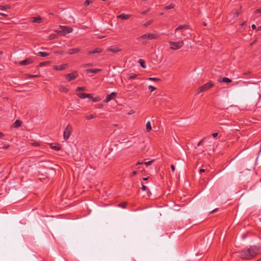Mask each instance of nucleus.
<instances>
[{
    "label": "nucleus",
    "mask_w": 261,
    "mask_h": 261,
    "mask_svg": "<svg viewBox=\"0 0 261 261\" xmlns=\"http://www.w3.org/2000/svg\"><path fill=\"white\" fill-rule=\"evenodd\" d=\"M259 249L258 247L252 246L247 249L242 250L240 253L239 256L243 259L250 260L258 254Z\"/></svg>",
    "instance_id": "f257e3e1"
},
{
    "label": "nucleus",
    "mask_w": 261,
    "mask_h": 261,
    "mask_svg": "<svg viewBox=\"0 0 261 261\" xmlns=\"http://www.w3.org/2000/svg\"><path fill=\"white\" fill-rule=\"evenodd\" d=\"M159 37L158 35L155 33H146L139 37L137 38L138 40H143L142 44L145 45L147 43V40L155 39Z\"/></svg>",
    "instance_id": "f03ea898"
},
{
    "label": "nucleus",
    "mask_w": 261,
    "mask_h": 261,
    "mask_svg": "<svg viewBox=\"0 0 261 261\" xmlns=\"http://www.w3.org/2000/svg\"><path fill=\"white\" fill-rule=\"evenodd\" d=\"M61 30H56L55 32L61 36H65L66 34L71 33L73 29L68 26L60 25Z\"/></svg>",
    "instance_id": "7ed1b4c3"
},
{
    "label": "nucleus",
    "mask_w": 261,
    "mask_h": 261,
    "mask_svg": "<svg viewBox=\"0 0 261 261\" xmlns=\"http://www.w3.org/2000/svg\"><path fill=\"white\" fill-rule=\"evenodd\" d=\"M214 86V84L212 82L210 81L203 85L200 86L197 91V94H200L201 92H204Z\"/></svg>",
    "instance_id": "20e7f679"
},
{
    "label": "nucleus",
    "mask_w": 261,
    "mask_h": 261,
    "mask_svg": "<svg viewBox=\"0 0 261 261\" xmlns=\"http://www.w3.org/2000/svg\"><path fill=\"white\" fill-rule=\"evenodd\" d=\"M169 43L171 45L170 48L173 50H177L182 47L184 45L183 41L178 42L169 41Z\"/></svg>",
    "instance_id": "39448f33"
},
{
    "label": "nucleus",
    "mask_w": 261,
    "mask_h": 261,
    "mask_svg": "<svg viewBox=\"0 0 261 261\" xmlns=\"http://www.w3.org/2000/svg\"><path fill=\"white\" fill-rule=\"evenodd\" d=\"M72 131V127L70 124H68L66 127L63 133V138L65 140H67L69 139Z\"/></svg>",
    "instance_id": "423d86ee"
},
{
    "label": "nucleus",
    "mask_w": 261,
    "mask_h": 261,
    "mask_svg": "<svg viewBox=\"0 0 261 261\" xmlns=\"http://www.w3.org/2000/svg\"><path fill=\"white\" fill-rule=\"evenodd\" d=\"M78 75L79 74L76 71H74L71 73L67 74L65 75V78L67 81L70 82L76 79Z\"/></svg>",
    "instance_id": "0eeeda50"
},
{
    "label": "nucleus",
    "mask_w": 261,
    "mask_h": 261,
    "mask_svg": "<svg viewBox=\"0 0 261 261\" xmlns=\"http://www.w3.org/2000/svg\"><path fill=\"white\" fill-rule=\"evenodd\" d=\"M68 67V64H63L61 65H55L54 66L53 68L54 70L58 71H61L66 69Z\"/></svg>",
    "instance_id": "6e6552de"
},
{
    "label": "nucleus",
    "mask_w": 261,
    "mask_h": 261,
    "mask_svg": "<svg viewBox=\"0 0 261 261\" xmlns=\"http://www.w3.org/2000/svg\"><path fill=\"white\" fill-rule=\"evenodd\" d=\"M117 95V94L116 92H112L110 94L108 95L106 99L103 100V102L107 103L110 101L111 100L114 99Z\"/></svg>",
    "instance_id": "1a4fd4ad"
},
{
    "label": "nucleus",
    "mask_w": 261,
    "mask_h": 261,
    "mask_svg": "<svg viewBox=\"0 0 261 261\" xmlns=\"http://www.w3.org/2000/svg\"><path fill=\"white\" fill-rule=\"evenodd\" d=\"M33 62V60L31 58H28L24 60L20 61L19 62V64L21 65H27L32 63Z\"/></svg>",
    "instance_id": "9d476101"
},
{
    "label": "nucleus",
    "mask_w": 261,
    "mask_h": 261,
    "mask_svg": "<svg viewBox=\"0 0 261 261\" xmlns=\"http://www.w3.org/2000/svg\"><path fill=\"white\" fill-rule=\"evenodd\" d=\"M131 17L130 14H125L124 13H122L119 15L117 16V18H120L123 20H126L129 18Z\"/></svg>",
    "instance_id": "9b49d317"
},
{
    "label": "nucleus",
    "mask_w": 261,
    "mask_h": 261,
    "mask_svg": "<svg viewBox=\"0 0 261 261\" xmlns=\"http://www.w3.org/2000/svg\"><path fill=\"white\" fill-rule=\"evenodd\" d=\"M77 95L80 97L81 98H89L91 97V95L90 94L85 93H79L77 94Z\"/></svg>",
    "instance_id": "f8f14e48"
},
{
    "label": "nucleus",
    "mask_w": 261,
    "mask_h": 261,
    "mask_svg": "<svg viewBox=\"0 0 261 261\" xmlns=\"http://www.w3.org/2000/svg\"><path fill=\"white\" fill-rule=\"evenodd\" d=\"M101 70V69H96V68L88 69H87L86 70V72L87 73H93V74H96V73L100 72Z\"/></svg>",
    "instance_id": "ddd939ff"
},
{
    "label": "nucleus",
    "mask_w": 261,
    "mask_h": 261,
    "mask_svg": "<svg viewBox=\"0 0 261 261\" xmlns=\"http://www.w3.org/2000/svg\"><path fill=\"white\" fill-rule=\"evenodd\" d=\"M102 49L100 47H97L94 49L89 50L88 52L89 54H94L97 53H100L102 52Z\"/></svg>",
    "instance_id": "4468645a"
},
{
    "label": "nucleus",
    "mask_w": 261,
    "mask_h": 261,
    "mask_svg": "<svg viewBox=\"0 0 261 261\" xmlns=\"http://www.w3.org/2000/svg\"><path fill=\"white\" fill-rule=\"evenodd\" d=\"M22 124L21 121L19 120H16L15 122L12 125V127L13 128H17L21 126Z\"/></svg>",
    "instance_id": "2eb2a0df"
},
{
    "label": "nucleus",
    "mask_w": 261,
    "mask_h": 261,
    "mask_svg": "<svg viewBox=\"0 0 261 261\" xmlns=\"http://www.w3.org/2000/svg\"><path fill=\"white\" fill-rule=\"evenodd\" d=\"M80 51V48H72V49H69L68 53L69 55H72V54L79 53Z\"/></svg>",
    "instance_id": "dca6fc26"
},
{
    "label": "nucleus",
    "mask_w": 261,
    "mask_h": 261,
    "mask_svg": "<svg viewBox=\"0 0 261 261\" xmlns=\"http://www.w3.org/2000/svg\"><path fill=\"white\" fill-rule=\"evenodd\" d=\"M121 49L118 46H115L113 48H108V51L112 53H117L121 51Z\"/></svg>",
    "instance_id": "f3484780"
},
{
    "label": "nucleus",
    "mask_w": 261,
    "mask_h": 261,
    "mask_svg": "<svg viewBox=\"0 0 261 261\" xmlns=\"http://www.w3.org/2000/svg\"><path fill=\"white\" fill-rule=\"evenodd\" d=\"M188 29V25L186 24L184 25H180L178 27H177L175 30V32L176 33L178 31H180L183 29Z\"/></svg>",
    "instance_id": "a211bd4d"
},
{
    "label": "nucleus",
    "mask_w": 261,
    "mask_h": 261,
    "mask_svg": "<svg viewBox=\"0 0 261 261\" xmlns=\"http://www.w3.org/2000/svg\"><path fill=\"white\" fill-rule=\"evenodd\" d=\"M41 18L40 16L38 17H34L32 18V21L33 22H36L39 23L41 22Z\"/></svg>",
    "instance_id": "6ab92c4d"
},
{
    "label": "nucleus",
    "mask_w": 261,
    "mask_h": 261,
    "mask_svg": "<svg viewBox=\"0 0 261 261\" xmlns=\"http://www.w3.org/2000/svg\"><path fill=\"white\" fill-rule=\"evenodd\" d=\"M37 55L40 57H45L48 56L49 54L47 53L46 52L39 51V52L37 53Z\"/></svg>",
    "instance_id": "aec40b11"
},
{
    "label": "nucleus",
    "mask_w": 261,
    "mask_h": 261,
    "mask_svg": "<svg viewBox=\"0 0 261 261\" xmlns=\"http://www.w3.org/2000/svg\"><path fill=\"white\" fill-rule=\"evenodd\" d=\"M146 131L149 132L151 130V126L150 121H148L146 124Z\"/></svg>",
    "instance_id": "412c9836"
},
{
    "label": "nucleus",
    "mask_w": 261,
    "mask_h": 261,
    "mask_svg": "<svg viewBox=\"0 0 261 261\" xmlns=\"http://www.w3.org/2000/svg\"><path fill=\"white\" fill-rule=\"evenodd\" d=\"M59 91L62 92H67L68 91V89L63 86H60L59 87Z\"/></svg>",
    "instance_id": "4be33fe9"
},
{
    "label": "nucleus",
    "mask_w": 261,
    "mask_h": 261,
    "mask_svg": "<svg viewBox=\"0 0 261 261\" xmlns=\"http://www.w3.org/2000/svg\"><path fill=\"white\" fill-rule=\"evenodd\" d=\"M138 62L140 63L141 67H142L144 68L146 67L145 61L144 60L140 59Z\"/></svg>",
    "instance_id": "5701e85b"
},
{
    "label": "nucleus",
    "mask_w": 261,
    "mask_h": 261,
    "mask_svg": "<svg viewBox=\"0 0 261 261\" xmlns=\"http://www.w3.org/2000/svg\"><path fill=\"white\" fill-rule=\"evenodd\" d=\"M241 13V10L240 9H238L236 11V12L235 13H233L232 14H230V15H233V17H237L239 16V15H240Z\"/></svg>",
    "instance_id": "b1692460"
},
{
    "label": "nucleus",
    "mask_w": 261,
    "mask_h": 261,
    "mask_svg": "<svg viewBox=\"0 0 261 261\" xmlns=\"http://www.w3.org/2000/svg\"><path fill=\"white\" fill-rule=\"evenodd\" d=\"M50 147L52 149L56 151H58L60 149V147L59 145H53V144H51Z\"/></svg>",
    "instance_id": "393cba45"
},
{
    "label": "nucleus",
    "mask_w": 261,
    "mask_h": 261,
    "mask_svg": "<svg viewBox=\"0 0 261 261\" xmlns=\"http://www.w3.org/2000/svg\"><path fill=\"white\" fill-rule=\"evenodd\" d=\"M221 82L223 83H230L231 82V80L227 77H223Z\"/></svg>",
    "instance_id": "a878e982"
},
{
    "label": "nucleus",
    "mask_w": 261,
    "mask_h": 261,
    "mask_svg": "<svg viewBox=\"0 0 261 261\" xmlns=\"http://www.w3.org/2000/svg\"><path fill=\"white\" fill-rule=\"evenodd\" d=\"M58 37V35L56 34H51L48 36L49 40H53L55 38H57Z\"/></svg>",
    "instance_id": "bb28decb"
},
{
    "label": "nucleus",
    "mask_w": 261,
    "mask_h": 261,
    "mask_svg": "<svg viewBox=\"0 0 261 261\" xmlns=\"http://www.w3.org/2000/svg\"><path fill=\"white\" fill-rule=\"evenodd\" d=\"M175 7V5L173 4H170L169 5L165 7L164 9L165 10H170L173 9Z\"/></svg>",
    "instance_id": "cd10ccee"
},
{
    "label": "nucleus",
    "mask_w": 261,
    "mask_h": 261,
    "mask_svg": "<svg viewBox=\"0 0 261 261\" xmlns=\"http://www.w3.org/2000/svg\"><path fill=\"white\" fill-rule=\"evenodd\" d=\"M9 8H10V6L9 5H6V6L1 5L0 6V10H6L7 9H9Z\"/></svg>",
    "instance_id": "c85d7f7f"
},
{
    "label": "nucleus",
    "mask_w": 261,
    "mask_h": 261,
    "mask_svg": "<svg viewBox=\"0 0 261 261\" xmlns=\"http://www.w3.org/2000/svg\"><path fill=\"white\" fill-rule=\"evenodd\" d=\"M96 117V115H93V114H91L90 115H88V116H86V118L88 120H90V119H93V118H94Z\"/></svg>",
    "instance_id": "c756f323"
},
{
    "label": "nucleus",
    "mask_w": 261,
    "mask_h": 261,
    "mask_svg": "<svg viewBox=\"0 0 261 261\" xmlns=\"http://www.w3.org/2000/svg\"><path fill=\"white\" fill-rule=\"evenodd\" d=\"M93 0H86L84 3V5L86 6H88L90 4L93 3Z\"/></svg>",
    "instance_id": "7c9ffc66"
},
{
    "label": "nucleus",
    "mask_w": 261,
    "mask_h": 261,
    "mask_svg": "<svg viewBox=\"0 0 261 261\" xmlns=\"http://www.w3.org/2000/svg\"><path fill=\"white\" fill-rule=\"evenodd\" d=\"M152 23V20H148L144 24V26L145 27H147L149 26V25H150Z\"/></svg>",
    "instance_id": "2f4dec72"
},
{
    "label": "nucleus",
    "mask_w": 261,
    "mask_h": 261,
    "mask_svg": "<svg viewBox=\"0 0 261 261\" xmlns=\"http://www.w3.org/2000/svg\"><path fill=\"white\" fill-rule=\"evenodd\" d=\"M90 98H91L92 101H93V102H97L100 100V98L99 97H93L91 96V97Z\"/></svg>",
    "instance_id": "473e14b6"
},
{
    "label": "nucleus",
    "mask_w": 261,
    "mask_h": 261,
    "mask_svg": "<svg viewBox=\"0 0 261 261\" xmlns=\"http://www.w3.org/2000/svg\"><path fill=\"white\" fill-rule=\"evenodd\" d=\"M126 205V203L124 202H122V203H120V204H119L118 205V206L121 207L123 208H125Z\"/></svg>",
    "instance_id": "72a5a7b5"
},
{
    "label": "nucleus",
    "mask_w": 261,
    "mask_h": 261,
    "mask_svg": "<svg viewBox=\"0 0 261 261\" xmlns=\"http://www.w3.org/2000/svg\"><path fill=\"white\" fill-rule=\"evenodd\" d=\"M85 90H86V88L85 87H80L77 88L76 91L79 92V91H85Z\"/></svg>",
    "instance_id": "f704fd0d"
},
{
    "label": "nucleus",
    "mask_w": 261,
    "mask_h": 261,
    "mask_svg": "<svg viewBox=\"0 0 261 261\" xmlns=\"http://www.w3.org/2000/svg\"><path fill=\"white\" fill-rule=\"evenodd\" d=\"M148 89L149 90H150V92H153V91H154L156 89V88L155 87H153L152 86H149L148 87Z\"/></svg>",
    "instance_id": "c9c22d12"
},
{
    "label": "nucleus",
    "mask_w": 261,
    "mask_h": 261,
    "mask_svg": "<svg viewBox=\"0 0 261 261\" xmlns=\"http://www.w3.org/2000/svg\"><path fill=\"white\" fill-rule=\"evenodd\" d=\"M48 62H43L39 63L38 66L39 67H42L48 64Z\"/></svg>",
    "instance_id": "e433bc0d"
},
{
    "label": "nucleus",
    "mask_w": 261,
    "mask_h": 261,
    "mask_svg": "<svg viewBox=\"0 0 261 261\" xmlns=\"http://www.w3.org/2000/svg\"><path fill=\"white\" fill-rule=\"evenodd\" d=\"M149 80L153 81H159L160 79L155 77H149Z\"/></svg>",
    "instance_id": "4c0bfd02"
},
{
    "label": "nucleus",
    "mask_w": 261,
    "mask_h": 261,
    "mask_svg": "<svg viewBox=\"0 0 261 261\" xmlns=\"http://www.w3.org/2000/svg\"><path fill=\"white\" fill-rule=\"evenodd\" d=\"M153 162V160H151V161H148V162H145L144 164L147 166H149L150 165L152 162Z\"/></svg>",
    "instance_id": "58836bf2"
},
{
    "label": "nucleus",
    "mask_w": 261,
    "mask_h": 261,
    "mask_svg": "<svg viewBox=\"0 0 261 261\" xmlns=\"http://www.w3.org/2000/svg\"><path fill=\"white\" fill-rule=\"evenodd\" d=\"M137 76V74H133V75H132L129 76L128 80L134 79L136 78Z\"/></svg>",
    "instance_id": "ea45409f"
},
{
    "label": "nucleus",
    "mask_w": 261,
    "mask_h": 261,
    "mask_svg": "<svg viewBox=\"0 0 261 261\" xmlns=\"http://www.w3.org/2000/svg\"><path fill=\"white\" fill-rule=\"evenodd\" d=\"M258 107L259 108H261V94H260V96L259 97V100L257 103Z\"/></svg>",
    "instance_id": "a19ab883"
},
{
    "label": "nucleus",
    "mask_w": 261,
    "mask_h": 261,
    "mask_svg": "<svg viewBox=\"0 0 261 261\" xmlns=\"http://www.w3.org/2000/svg\"><path fill=\"white\" fill-rule=\"evenodd\" d=\"M28 76L29 77H30V78H32V77H38L39 76V75H37V74H36V75H30V74H29V75H28Z\"/></svg>",
    "instance_id": "79ce46f5"
},
{
    "label": "nucleus",
    "mask_w": 261,
    "mask_h": 261,
    "mask_svg": "<svg viewBox=\"0 0 261 261\" xmlns=\"http://www.w3.org/2000/svg\"><path fill=\"white\" fill-rule=\"evenodd\" d=\"M92 66V64H91V63H88V64H87L83 65V67L84 68H86V67H88V66Z\"/></svg>",
    "instance_id": "37998d69"
},
{
    "label": "nucleus",
    "mask_w": 261,
    "mask_h": 261,
    "mask_svg": "<svg viewBox=\"0 0 261 261\" xmlns=\"http://www.w3.org/2000/svg\"><path fill=\"white\" fill-rule=\"evenodd\" d=\"M254 13L257 14V13H261V9H257L255 10Z\"/></svg>",
    "instance_id": "c03bdc74"
},
{
    "label": "nucleus",
    "mask_w": 261,
    "mask_h": 261,
    "mask_svg": "<svg viewBox=\"0 0 261 261\" xmlns=\"http://www.w3.org/2000/svg\"><path fill=\"white\" fill-rule=\"evenodd\" d=\"M147 189V187L142 183V190L143 191H145Z\"/></svg>",
    "instance_id": "a18cd8bd"
},
{
    "label": "nucleus",
    "mask_w": 261,
    "mask_h": 261,
    "mask_svg": "<svg viewBox=\"0 0 261 261\" xmlns=\"http://www.w3.org/2000/svg\"><path fill=\"white\" fill-rule=\"evenodd\" d=\"M10 145H4L3 147V149H8L10 147Z\"/></svg>",
    "instance_id": "49530a36"
},
{
    "label": "nucleus",
    "mask_w": 261,
    "mask_h": 261,
    "mask_svg": "<svg viewBox=\"0 0 261 261\" xmlns=\"http://www.w3.org/2000/svg\"><path fill=\"white\" fill-rule=\"evenodd\" d=\"M204 140V139H203L200 141H199L197 144V146H199L201 145L202 144V143L203 142Z\"/></svg>",
    "instance_id": "de8ad7c7"
},
{
    "label": "nucleus",
    "mask_w": 261,
    "mask_h": 261,
    "mask_svg": "<svg viewBox=\"0 0 261 261\" xmlns=\"http://www.w3.org/2000/svg\"><path fill=\"white\" fill-rule=\"evenodd\" d=\"M5 137V135L0 132V138L3 139V138Z\"/></svg>",
    "instance_id": "09e8293b"
},
{
    "label": "nucleus",
    "mask_w": 261,
    "mask_h": 261,
    "mask_svg": "<svg viewBox=\"0 0 261 261\" xmlns=\"http://www.w3.org/2000/svg\"><path fill=\"white\" fill-rule=\"evenodd\" d=\"M218 133H214L212 134V136L214 137V138H216L218 136Z\"/></svg>",
    "instance_id": "8fccbe9b"
},
{
    "label": "nucleus",
    "mask_w": 261,
    "mask_h": 261,
    "mask_svg": "<svg viewBox=\"0 0 261 261\" xmlns=\"http://www.w3.org/2000/svg\"><path fill=\"white\" fill-rule=\"evenodd\" d=\"M137 173V172L136 171H133L131 174V176H133L135 175Z\"/></svg>",
    "instance_id": "3c124183"
},
{
    "label": "nucleus",
    "mask_w": 261,
    "mask_h": 261,
    "mask_svg": "<svg viewBox=\"0 0 261 261\" xmlns=\"http://www.w3.org/2000/svg\"><path fill=\"white\" fill-rule=\"evenodd\" d=\"M0 15L2 16H4V17L8 16V15H7V14H6L5 13H1V12H0Z\"/></svg>",
    "instance_id": "603ef678"
},
{
    "label": "nucleus",
    "mask_w": 261,
    "mask_h": 261,
    "mask_svg": "<svg viewBox=\"0 0 261 261\" xmlns=\"http://www.w3.org/2000/svg\"><path fill=\"white\" fill-rule=\"evenodd\" d=\"M171 169H172V171L173 172H174V170H175V166H174V165H172L171 166Z\"/></svg>",
    "instance_id": "864d4df0"
},
{
    "label": "nucleus",
    "mask_w": 261,
    "mask_h": 261,
    "mask_svg": "<svg viewBox=\"0 0 261 261\" xmlns=\"http://www.w3.org/2000/svg\"><path fill=\"white\" fill-rule=\"evenodd\" d=\"M217 210H218L217 208H215V209L213 210V211H212L211 212H210V214L214 213L216 212Z\"/></svg>",
    "instance_id": "5fc2aeb1"
},
{
    "label": "nucleus",
    "mask_w": 261,
    "mask_h": 261,
    "mask_svg": "<svg viewBox=\"0 0 261 261\" xmlns=\"http://www.w3.org/2000/svg\"><path fill=\"white\" fill-rule=\"evenodd\" d=\"M148 11H149V9H148V10H146V11H143V12L142 13V14L143 15H145V14H147V13Z\"/></svg>",
    "instance_id": "6e6d98bb"
},
{
    "label": "nucleus",
    "mask_w": 261,
    "mask_h": 261,
    "mask_svg": "<svg viewBox=\"0 0 261 261\" xmlns=\"http://www.w3.org/2000/svg\"><path fill=\"white\" fill-rule=\"evenodd\" d=\"M251 27H252V29L253 30H255L256 29V27L255 24H252Z\"/></svg>",
    "instance_id": "4d7b16f0"
},
{
    "label": "nucleus",
    "mask_w": 261,
    "mask_h": 261,
    "mask_svg": "<svg viewBox=\"0 0 261 261\" xmlns=\"http://www.w3.org/2000/svg\"><path fill=\"white\" fill-rule=\"evenodd\" d=\"M204 172H205V169H201L199 170V173H202Z\"/></svg>",
    "instance_id": "13d9d810"
},
{
    "label": "nucleus",
    "mask_w": 261,
    "mask_h": 261,
    "mask_svg": "<svg viewBox=\"0 0 261 261\" xmlns=\"http://www.w3.org/2000/svg\"><path fill=\"white\" fill-rule=\"evenodd\" d=\"M143 163L142 162H138L137 164H136V165H141L142 164H143Z\"/></svg>",
    "instance_id": "bf43d9fd"
},
{
    "label": "nucleus",
    "mask_w": 261,
    "mask_h": 261,
    "mask_svg": "<svg viewBox=\"0 0 261 261\" xmlns=\"http://www.w3.org/2000/svg\"><path fill=\"white\" fill-rule=\"evenodd\" d=\"M131 87H132V86L131 85H129L128 86V90L129 91H131Z\"/></svg>",
    "instance_id": "052dcab7"
},
{
    "label": "nucleus",
    "mask_w": 261,
    "mask_h": 261,
    "mask_svg": "<svg viewBox=\"0 0 261 261\" xmlns=\"http://www.w3.org/2000/svg\"><path fill=\"white\" fill-rule=\"evenodd\" d=\"M258 31H261V25L257 28Z\"/></svg>",
    "instance_id": "680f3d73"
},
{
    "label": "nucleus",
    "mask_w": 261,
    "mask_h": 261,
    "mask_svg": "<svg viewBox=\"0 0 261 261\" xmlns=\"http://www.w3.org/2000/svg\"><path fill=\"white\" fill-rule=\"evenodd\" d=\"M245 23H246V22H245V21L243 22L241 24V25H242V26L244 25L245 24Z\"/></svg>",
    "instance_id": "e2e57ef3"
},
{
    "label": "nucleus",
    "mask_w": 261,
    "mask_h": 261,
    "mask_svg": "<svg viewBox=\"0 0 261 261\" xmlns=\"http://www.w3.org/2000/svg\"><path fill=\"white\" fill-rule=\"evenodd\" d=\"M143 179L144 180H147L148 179V178L147 177H144V178H143Z\"/></svg>",
    "instance_id": "0e129e2a"
},
{
    "label": "nucleus",
    "mask_w": 261,
    "mask_h": 261,
    "mask_svg": "<svg viewBox=\"0 0 261 261\" xmlns=\"http://www.w3.org/2000/svg\"><path fill=\"white\" fill-rule=\"evenodd\" d=\"M257 261H261V258L258 259Z\"/></svg>",
    "instance_id": "69168bd1"
},
{
    "label": "nucleus",
    "mask_w": 261,
    "mask_h": 261,
    "mask_svg": "<svg viewBox=\"0 0 261 261\" xmlns=\"http://www.w3.org/2000/svg\"><path fill=\"white\" fill-rule=\"evenodd\" d=\"M3 54V52L2 51H0V55H2Z\"/></svg>",
    "instance_id": "338daca9"
},
{
    "label": "nucleus",
    "mask_w": 261,
    "mask_h": 261,
    "mask_svg": "<svg viewBox=\"0 0 261 261\" xmlns=\"http://www.w3.org/2000/svg\"><path fill=\"white\" fill-rule=\"evenodd\" d=\"M255 41H254L253 43H251V45H252L253 44L255 43Z\"/></svg>",
    "instance_id": "774afa93"
}]
</instances>
